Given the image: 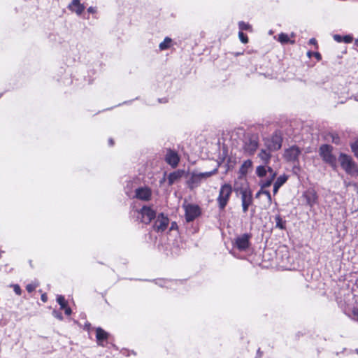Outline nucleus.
I'll list each match as a JSON object with an SVG mask.
<instances>
[{
  "mask_svg": "<svg viewBox=\"0 0 358 358\" xmlns=\"http://www.w3.org/2000/svg\"><path fill=\"white\" fill-rule=\"evenodd\" d=\"M271 151H269L267 148L262 149L258 154V157L264 164L258 166L256 168L257 176L259 178H263L266 176L267 173H268L267 178L261 180L262 187H268L271 186L277 176L276 171L268 166L271 158Z\"/></svg>",
  "mask_w": 358,
  "mask_h": 358,
  "instance_id": "obj_1",
  "label": "nucleus"
},
{
  "mask_svg": "<svg viewBox=\"0 0 358 358\" xmlns=\"http://www.w3.org/2000/svg\"><path fill=\"white\" fill-rule=\"evenodd\" d=\"M338 159L341 167L348 174L358 176V166L350 156L341 153Z\"/></svg>",
  "mask_w": 358,
  "mask_h": 358,
  "instance_id": "obj_2",
  "label": "nucleus"
},
{
  "mask_svg": "<svg viewBox=\"0 0 358 358\" xmlns=\"http://www.w3.org/2000/svg\"><path fill=\"white\" fill-rule=\"evenodd\" d=\"M135 215L141 222L148 224L156 217V212L150 206H144L135 211Z\"/></svg>",
  "mask_w": 358,
  "mask_h": 358,
  "instance_id": "obj_3",
  "label": "nucleus"
},
{
  "mask_svg": "<svg viewBox=\"0 0 358 358\" xmlns=\"http://www.w3.org/2000/svg\"><path fill=\"white\" fill-rule=\"evenodd\" d=\"M232 193V187L229 184H224L220 187L219 195L217 199L218 207L220 210L224 209L227 205Z\"/></svg>",
  "mask_w": 358,
  "mask_h": 358,
  "instance_id": "obj_4",
  "label": "nucleus"
},
{
  "mask_svg": "<svg viewBox=\"0 0 358 358\" xmlns=\"http://www.w3.org/2000/svg\"><path fill=\"white\" fill-rule=\"evenodd\" d=\"M332 146L327 144H324L320 146L319 154L324 162L334 167L336 164V158L332 154Z\"/></svg>",
  "mask_w": 358,
  "mask_h": 358,
  "instance_id": "obj_5",
  "label": "nucleus"
},
{
  "mask_svg": "<svg viewBox=\"0 0 358 358\" xmlns=\"http://www.w3.org/2000/svg\"><path fill=\"white\" fill-rule=\"evenodd\" d=\"M218 171V166L214 169L213 170L208 172H203V173H195L193 172L191 175V177L189 178V185L191 187H194L197 186L201 180H206L208 178L211 177L212 176H214L217 174Z\"/></svg>",
  "mask_w": 358,
  "mask_h": 358,
  "instance_id": "obj_6",
  "label": "nucleus"
},
{
  "mask_svg": "<svg viewBox=\"0 0 358 358\" xmlns=\"http://www.w3.org/2000/svg\"><path fill=\"white\" fill-rule=\"evenodd\" d=\"M282 138L280 134H274L270 138L264 140V144L269 151H276L281 148Z\"/></svg>",
  "mask_w": 358,
  "mask_h": 358,
  "instance_id": "obj_7",
  "label": "nucleus"
},
{
  "mask_svg": "<svg viewBox=\"0 0 358 358\" xmlns=\"http://www.w3.org/2000/svg\"><path fill=\"white\" fill-rule=\"evenodd\" d=\"M258 145V136L256 135H251L246 138L243 149L246 153H248L250 155H252L257 150Z\"/></svg>",
  "mask_w": 358,
  "mask_h": 358,
  "instance_id": "obj_8",
  "label": "nucleus"
},
{
  "mask_svg": "<svg viewBox=\"0 0 358 358\" xmlns=\"http://www.w3.org/2000/svg\"><path fill=\"white\" fill-rule=\"evenodd\" d=\"M240 194L241 197L243 212L245 213L248 212L250 206L252 204V194L250 189L248 188L241 189Z\"/></svg>",
  "mask_w": 358,
  "mask_h": 358,
  "instance_id": "obj_9",
  "label": "nucleus"
},
{
  "mask_svg": "<svg viewBox=\"0 0 358 358\" xmlns=\"http://www.w3.org/2000/svg\"><path fill=\"white\" fill-rule=\"evenodd\" d=\"M301 153V149L296 145H293L285 150L283 157L287 162H296L298 161Z\"/></svg>",
  "mask_w": 358,
  "mask_h": 358,
  "instance_id": "obj_10",
  "label": "nucleus"
},
{
  "mask_svg": "<svg viewBox=\"0 0 358 358\" xmlns=\"http://www.w3.org/2000/svg\"><path fill=\"white\" fill-rule=\"evenodd\" d=\"M169 223V220L167 216H165L164 213H160L157 215V219L155 222L153 228L157 232L164 231Z\"/></svg>",
  "mask_w": 358,
  "mask_h": 358,
  "instance_id": "obj_11",
  "label": "nucleus"
},
{
  "mask_svg": "<svg viewBox=\"0 0 358 358\" xmlns=\"http://www.w3.org/2000/svg\"><path fill=\"white\" fill-rule=\"evenodd\" d=\"M185 210V218L187 222L193 221L200 214V208L196 205L187 204L184 206Z\"/></svg>",
  "mask_w": 358,
  "mask_h": 358,
  "instance_id": "obj_12",
  "label": "nucleus"
},
{
  "mask_svg": "<svg viewBox=\"0 0 358 358\" xmlns=\"http://www.w3.org/2000/svg\"><path fill=\"white\" fill-rule=\"evenodd\" d=\"M250 236L247 234H244L241 236L236 238L235 245L239 250H245L250 245Z\"/></svg>",
  "mask_w": 358,
  "mask_h": 358,
  "instance_id": "obj_13",
  "label": "nucleus"
},
{
  "mask_svg": "<svg viewBox=\"0 0 358 358\" xmlns=\"http://www.w3.org/2000/svg\"><path fill=\"white\" fill-rule=\"evenodd\" d=\"M303 197L306 199L307 204L312 208L317 202V194L316 192L313 189H308L303 194Z\"/></svg>",
  "mask_w": 358,
  "mask_h": 358,
  "instance_id": "obj_14",
  "label": "nucleus"
},
{
  "mask_svg": "<svg viewBox=\"0 0 358 358\" xmlns=\"http://www.w3.org/2000/svg\"><path fill=\"white\" fill-rule=\"evenodd\" d=\"M151 195V190L148 187H138L135 191V196L141 200L148 201Z\"/></svg>",
  "mask_w": 358,
  "mask_h": 358,
  "instance_id": "obj_15",
  "label": "nucleus"
},
{
  "mask_svg": "<svg viewBox=\"0 0 358 358\" xmlns=\"http://www.w3.org/2000/svg\"><path fill=\"white\" fill-rule=\"evenodd\" d=\"M179 161V156L176 152L171 150H169L167 151V153L166 155V162L169 165H171L173 167H176L178 164Z\"/></svg>",
  "mask_w": 358,
  "mask_h": 358,
  "instance_id": "obj_16",
  "label": "nucleus"
},
{
  "mask_svg": "<svg viewBox=\"0 0 358 358\" xmlns=\"http://www.w3.org/2000/svg\"><path fill=\"white\" fill-rule=\"evenodd\" d=\"M69 8L77 15H80L85 9V6L80 3V0H73Z\"/></svg>",
  "mask_w": 358,
  "mask_h": 358,
  "instance_id": "obj_17",
  "label": "nucleus"
},
{
  "mask_svg": "<svg viewBox=\"0 0 358 358\" xmlns=\"http://www.w3.org/2000/svg\"><path fill=\"white\" fill-rule=\"evenodd\" d=\"M108 337V334L101 327H98L96 329V338L97 339V342L99 344H101V342L106 340Z\"/></svg>",
  "mask_w": 358,
  "mask_h": 358,
  "instance_id": "obj_18",
  "label": "nucleus"
},
{
  "mask_svg": "<svg viewBox=\"0 0 358 358\" xmlns=\"http://www.w3.org/2000/svg\"><path fill=\"white\" fill-rule=\"evenodd\" d=\"M183 174V171H177L169 174L168 180L169 185H173L176 181L180 179Z\"/></svg>",
  "mask_w": 358,
  "mask_h": 358,
  "instance_id": "obj_19",
  "label": "nucleus"
},
{
  "mask_svg": "<svg viewBox=\"0 0 358 358\" xmlns=\"http://www.w3.org/2000/svg\"><path fill=\"white\" fill-rule=\"evenodd\" d=\"M275 227L280 229H285V221L282 219L280 215L275 216Z\"/></svg>",
  "mask_w": 358,
  "mask_h": 358,
  "instance_id": "obj_20",
  "label": "nucleus"
},
{
  "mask_svg": "<svg viewBox=\"0 0 358 358\" xmlns=\"http://www.w3.org/2000/svg\"><path fill=\"white\" fill-rule=\"evenodd\" d=\"M260 185H262L261 182ZM261 189L256 194V197H259L260 194H264L267 197L268 203L271 204L272 202V199L270 192L268 190H264L263 189L264 187H262V186H261Z\"/></svg>",
  "mask_w": 358,
  "mask_h": 358,
  "instance_id": "obj_21",
  "label": "nucleus"
},
{
  "mask_svg": "<svg viewBox=\"0 0 358 358\" xmlns=\"http://www.w3.org/2000/svg\"><path fill=\"white\" fill-rule=\"evenodd\" d=\"M252 166V161L250 159H248L245 161L243 164L241 166L240 172L242 174H245L247 173L248 169Z\"/></svg>",
  "mask_w": 358,
  "mask_h": 358,
  "instance_id": "obj_22",
  "label": "nucleus"
},
{
  "mask_svg": "<svg viewBox=\"0 0 358 358\" xmlns=\"http://www.w3.org/2000/svg\"><path fill=\"white\" fill-rule=\"evenodd\" d=\"M288 177L286 175H282L277 178L276 180L275 181L274 184L279 186L280 187L282 186L286 181L287 180Z\"/></svg>",
  "mask_w": 358,
  "mask_h": 358,
  "instance_id": "obj_23",
  "label": "nucleus"
},
{
  "mask_svg": "<svg viewBox=\"0 0 358 358\" xmlns=\"http://www.w3.org/2000/svg\"><path fill=\"white\" fill-rule=\"evenodd\" d=\"M278 41L281 43H287L288 42H290L291 43H294V41H289V38L288 35L286 34H284V33H281L280 34H279Z\"/></svg>",
  "mask_w": 358,
  "mask_h": 358,
  "instance_id": "obj_24",
  "label": "nucleus"
},
{
  "mask_svg": "<svg viewBox=\"0 0 358 358\" xmlns=\"http://www.w3.org/2000/svg\"><path fill=\"white\" fill-rule=\"evenodd\" d=\"M171 42V39L170 38H168L166 37L164 41H162L160 44H159V48L160 50H166L169 48L170 46V43Z\"/></svg>",
  "mask_w": 358,
  "mask_h": 358,
  "instance_id": "obj_25",
  "label": "nucleus"
},
{
  "mask_svg": "<svg viewBox=\"0 0 358 358\" xmlns=\"http://www.w3.org/2000/svg\"><path fill=\"white\" fill-rule=\"evenodd\" d=\"M57 301L60 305L61 309L64 308L67 305L65 301V299L63 296H58L57 299Z\"/></svg>",
  "mask_w": 358,
  "mask_h": 358,
  "instance_id": "obj_26",
  "label": "nucleus"
},
{
  "mask_svg": "<svg viewBox=\"0 0 358 358\" xmlns=\"http://www.w3.org/2000/svg\"><path fill=\"white\" fill-rule=\"evenodd\" d=\"M351 148L355 155L358 157V138L352 143H351Z\"/></svg>",
  "mask_w": 358,
  "mask_h": 358,
  "instance_id": "obj_27",
  "label": "nucleus"
},
{
  "mask_svg": "<svg viewBox=\"0 0 358 358\" xmlns=\"http://www.w3.org/2000/svg\"><path fill=\"white\" fill-rule=\"evenodd\" d=\"M38 286V284L31 283L26 286V289L28 292H32Z\"/></svg>",
  "mask_w": 358,
  "mask_h": 358,
  "instance_id": "obj_28",
  "label": "nucleus"
},
{
  "mask_svg": "<svg viewBox=\"0 0 358 358\" xmlns=\"http://www.w3.org/2000/svg\"><path fill=\"white\" fill-rule=\"evenodd\" d=\"M238 36H239V38H240V40H241V41L242 43H248V37L242 31H240L238 33Z\"/></svg>",
  "mask_w": 358,
  "mask_h": 358,
  "instance_id": "obj_29",
  "label": "nucleus"
},
{
  "mask_svg": "<svg viewBox=\"0 0 358 358\" xmlns=\"http://www.w3.org/2000/svg\"><path fill=\"white\" fill-rule=\"evenodd\" d=\"M239 29L241 30H247L249 28V24L245 23L244 22H240L238 23Z\"/></svg>",
  "mask_w": 358,
  "mask_h": 358,
  "instance_id": "obj_30",
  "label": "nucleus"
},
{
  "mask_svg": "<svg viewBox=\"0 0 358 358\" xmlns=\"http://www.w3.org/2000/svg\"><path fill=\"white\" fill-rule=\"evenodd\" d=\"M353 38L351 36L347 35L343 37V42L345 43H350L352 41Z\"/></svg>",
  "mask_w": 358,
  "mask_h": 358,
  "instance_id": "obj_31",
  "label": "nucleus"
},
{
  "mask_svg": "<svg viewBox=\"0 0 358 358\" xmlns=\"http://www.w3.org/2000/svg\"><path fill=\"white\" fill-rule=\"evenodd\" d=\"M13 288H14V292L17 295H20L21 294V289H20V286L18 285H13Z\"/></svg>",
  "mask_w": 358,
  "mask_h": 358,
  "instance_id": "obj_32",
  "label": "nucleus"
},
{
  "mask_svg": "<svg viewBox=\"0 0 358 358\" xmlns=\"http://www.w3.org/2000/svg\"><path fill=\"white\" fill-rule=\"evenodd\" d=\"M334 39L338 43L343 42V36L338 34L334 36Z\"/></svg>",
  "mask_w": 358,
  "mask_h": 358,
  "instance_id": "obj_33",
  "label": "nucleus"
},
{
  "mask_svg": "<svg viewBox=\"0 0 358 358\" xmlns=\"http://www.w3.org/2000/svg\"><path fill=\"white\" fill-rule=\"evenodd\" d=\"M53 315H54L55 317H57V318H58L59 320H62L63 319V317H62V314H61V313H57L56 311H54V312H53Z\"/></svg>",
  "mask_w": 358,
  "mask_h": 358,
  "instance_id": "obj_34",
  "label": "nucleus"
},
{
  "mask_svg": "<svg viewBox=\"0 0 358 358\" xmlns=\"http://www.w3.org/2000/svg\"><path fill=\"white\" fill-rule=\"evenodd\" d=\"M64 309L67 315H70L71 314V309L69 307H67V306Z\"/></svg>",
  "mask_w": 358,
  "mask_h": 358,
  "instance_id": "obj_35",
  "label": "nucleus"
},
{
  "mask_svg": "<svg viewBox=\"0 0 358 358\" xmlns=\"http://www.w3.org/2000/svg\"><path fill=\"white\" fill-rule=\"evenodd\" d=\"M280 187L276 185L275 184H273V194H276L277 192H278V189H279Z\"/></svg>",
  "mask_w": 358,
  "mask_h": 358,
  "instance_id": "obj_36",
  "label": "nucleus"
},
{
  "mask_svg": "<svg viewBox=\"0 0 358 358\" xmlns=\"http://www.w3.org/2000/svg\"><path fill=\"white\" fill-rule=\"evenodd\" d=\"M332 141L333 143L338 144L339 143V137L338 136H333Z\"/></svg>",
  "mask_w": 358,
  "mask_h": 358,
  "instance_id": "obj_37",
  "label": "nucleus"
},
{
  "mask_svg": "<svg viewBox=\"0 0 358 358\" xmlns=\"http://www.w3.org/2000/svg\"><path fill=\"white\" fill-rule=\"evenodd\" d=\"M313 55L316 57L317 60H320L322 58L321 55L317 52H313Z\"/></svg>",
  "mask_w": 358,
  "mask_h": 358,
  "instance_id": "obj_38",
  "label": "nucleus"
},
{
  "mask_svg": "<svg viewBox=\"0 0 358 358\" xmlns=\"http://www.w3.org/2000/svg\"><path fill=\"white\" fill-rule=\"evenodd\" d=\"M88 12L89 13H96V8H94V7H90L88 9H87Z\"/></svg>",
  "mask_w": 358,
  "mask_h": 358,
  "instance_id": "obj_39",
  "label": "nucleus"
},
{
  "mask_svg": "<svg viewBox=\"0 0 358 358\" xmlns=\"http://www.w3.org/2000/svg\"><path fill=\"white\" fill-rule=\"evenodd\" d=\"M310 44L315 45L316 44V40L315 38H310L309 41Z\"/></svg>",
  "mask_w": 358,
  "mask_h": 358,
  "instance_id": "obj_40",
  "label": "nucleus"
},
{
  "mask_svg": "<svg viewBox=\"0 0 358 358\" xmlns=\"http://www.w3.org/2000/svg\"><path fill=\"white\" fill-rule=\"evenodd\" d=\"M41 300H42L43 302H45V301H47V296H46L45 294H42V296H41Z\"/></svg>",
  "mask_w": 358,
  "mask_h": 358,
  "instance_id": "obj_41",
  "label": "nucleus"
},
{
  "mask_svg": "<svg viewBox=\"0 0 358 358\" xmlns=\"http://www.w3.org/2000/svg\"><path fill=\"white\" fill-rule=\"evenodd\" d=\"M353 314H354V316L355 317V318H356L357 320H358V310H355L353 311Z\"/></svg>",
  "mask_w": 358,
  "mask_h": 358,
  "instance_id": "obj_42",
  "label": "nucleus"
},
{
  "mask_svg": "<svg viewBox=\"0 0 358 358\" xmlns=\"http://www.w3.org/2000/svg\"><path fill=\"white\" fill-rule=\"evenodd\" d=\"M176 225V224L175 222L172 223L171 224V227L170 228L171 230H173L174 228H175V226Z\"/></svg>",
  "mask_w": 358,
  "mask_h": 358,
  "instance_id": "obj_43",
  "label": "nucleus"
},
{
  "mask_svg": "<svg viewBox=\"0 0 358 358\" xmlns=\"http://www.w3.org/2000/svg\"><path fill=\"white\" fill-rule=\"evenodd\" d=\"M108 142H109L110 145H113L114 143L113 139H111V138L109 139Z\"/></svg>",
  "mask_w": 358,
  "mask_h": 358,
  "instance_id": "obj_44",
  "label": "nucleus"
},
{
  "mask_svg": "<svg viewBox=\"0 0 358 358\" xmlns=\"http://www.w3.org/2000/svg\"><path fill=\"white\" fill-rule=\"evenodd\" d=\"M312 54L313 55V52H310V51H309V52H308V53H307V55H308V56L309 57H311Z\"/></svg>",
  "mask_w": 358,
  "mask_h": 358,
  "instance_id": "obj_45",
  "label": "nucleus"
},
{
  "mask_svg": "<svg viewBox=\"0 0 358 358\" xmlns=\"http://www.w3.org/2000/svg\"><path fill=\"white\" fill-rule=\"evenodd\" d=\"M357 101H358V99H357Z\"/></svg>",
  "mask_w": 358,
  "mask_h": 358,
  "instance_id": "obj_46",
  "label": "nucleus"
}]
</instances>
